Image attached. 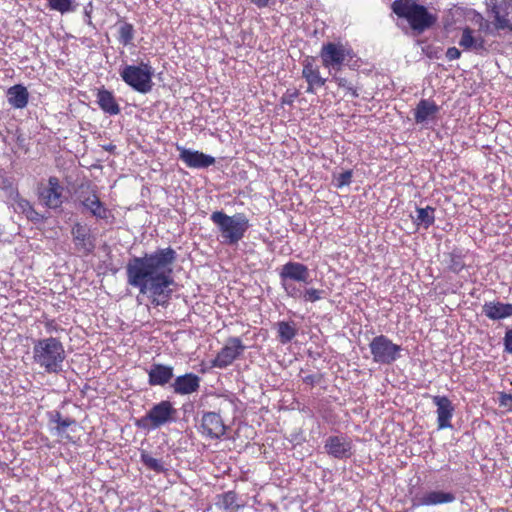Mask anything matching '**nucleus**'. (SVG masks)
Returning a JSON list of instances; mask_svg holds the SVG:
<instances>
[{
  "label": "nucleus",
  "mask_w": 512,
  "mask_h": 512,
  "mask_svg": "<svg viewBox=\"0 0 512 512\" xmlns=\"http://www.w3.org/2000/svg\"><path fill=\"white\" fill-rule=\"evenodd\" d=\"M51 421L56 424L55 430L59 436L67 440H72V438L69 435H66V430L68 427L76 424V421L74 419L62 418L61 414L59 412H56Z\"/></svg>",
  "instance_id": "30"
},
{
  "label": "nucleus",
  "mask_w": 512,
  "mask_h": 512,
  "mask_svg": "<svg viewBox=\"0 0 512 512\" xmlns=\"http://www.w3.org/2000/svg\"><path fill=\"white\" fill-rule=\"evenodd\" d=\"M144 256H149L148 254H145ZM150 256H174V251L172 249L167 250H161L159 253L151 254Z\"/></svg>",
  "instance_id": "48"
},
{
  "label": "nucleus",
  "mask_w": 512,
  "mask_h": 512,
  "mask_svg": "<svg viewBox=\"0 0 512 512\" xmlns=\"http://www.w3.org/2000/svg\"><path fill=\"white\" fill-rule=\"evenodd\" d=\"M120 76L123 79V81L128 84V78H129V75H128V65L124 64V65L121 66Z\"/></svg>",
  "instance_id": "47"
},
{
  "label": "nucleus",
  "mask_w": 512,
  "mask_h": 512,
  "mask_svg": "<svg viewBox=\"0 0 512 512\" xmlns=\"http://www.w3.org/2000/svg\"><path fill=\"white\" fill-rule=\"evenodd\" d=\"M512 401V395L501 392L499 394V404L501 406H507L508 402Z\"/></svg>",
  "instance_id": "45"
},
{
  "label": "nucleus",
  "mask_w": 512,
  "mask_h": 512,
  "mask_svg": "<svg viewBox=\"0 0 512 512\" xmlns=\"http://www.w3.org/2000/svg\"><path fill=\"white\" fill-rule=\"evenodd\" d=\"M319 380H320V377L315 374H309V375L302 377V381L305 384H308L310 386H314L315 384H317L319 382Z\"/></svg>",
  "instance_id": "42"
},
{
  "label": "nucleus",
  "mask_w": 512,
  "mask_h": 512,
  "mask_svg": "<svg viewBox=\"0 0 512 512\" xmlns=\"http://www.w3.org/2000/svg\"><path fill=\"white\" fill-rule=\"evenodd\" d=\"M200 433L209 439H220L226 433V426L220 414L204 412L199 426Z\"/></svg>",
  "instance_id": "14"
},
{
  "label": "nucleus",
  "mask_w": 512,
  "mask_h": 512,
  "mask_svg": "<svg viewBox=\"0 0 512 512\" xmlns=\"http://www.w3.org/2000/svg\"><path fill=\"white\" fill-rule=\"evenodd\" d=\"M210 219L217 226L223 243L229 245L238 243L249 228V220L243 213L228 216L223 211H215Z\"/></svg>",
  "instance_id": "5"
},
{
  "label": "nucleus",
  "mask_w": 512,
  "mask_h": 512,
  "mask_svg": "<svg viewBox=\"0 0 512 512\" xmlns=\"http://www.w3.org/2000/svg\"><path fill=\"white\" fill-rule=\"evenodd\" d=\"M85 17H86V23L91 25L92 22H91L90 10H88L87 7L85 8Z\"/></svg>",
  "instance_id": "50"
},
{
  "label": "nucleus",
  "mask_w": 512,
  "mask_h": 512,
  "mask_svg": "<svg viewBox=\"0 0 512 512\" xmlns=\"http://www.w3.org/2000/svg\"><path fill=\"white\" fill-rule=\"evenodd\" d=\"M391 9L397 17L405 19L411 29L417 33L426 31L437 21L435 15L415 0H394Z\"/></svg>",
  "instance_id": "4"
},
{
  "label": "nucleus",
  "mask_w": 512,
  "mask_h": 512,
  "mask_svg": "<svg viewBox=\"0 0 512 512\" xmlns=\"http://www.w3.org/2000/svg\"><path fill=\"white\" fill-rule=\"evenodd\" d=\"M235 500V495L232 492H228L224 495V503L225 506L228 507L230 504H232Z\"/></svg>",
  "instance_id": "49"
},
{
  "label": "nucleus",
  "mask_w": 512,
  "mask_h": 512,
  "mask_svg": "<svg viewBox=\"0 0 512 512\" xmlns=\"http://www.w3.org/2000/svg\"><path fill=\"white\" fill-rule=\"evenodd\" d=\"M45 329H46V332L47 333H53V332H57L59 330V326L58 324L56 323L55 320L53 319H50V320H47L45 323Z\"/></svg>",
  "instance_id": "41"
},
{
  "label": "nucleus",
  "mask_w": 512,
  "mask_h": 512,
  "mask_svg": "<svg viewBox=\"0 0 512 512\" xmlns=\"http://www.w3.org/2000/svg\"><path fill=\"white\" fill-rule=\"evenodd\" d=\"M64 187L55 176L49 177L47 182H41L38 185L39 201L50 209H56L61 206L64 198Z\"/></svg>",
  "instance_id": "7"
},
{
  "label": "nucleus",
  "mask_w": 512,
  "mask_h": 512,
  "mask_svg": "<svg viewBox=\"0 0 512 512\" xmlns=\"http://www.w3.org/2000/svg\"><path fill=\"white\" fill-rule=\"evenodd\" d=\"M280 277L281 280L308 283L309 271L308 268L301 263L288 262L282 267Z\"/></svg>",
  "instance_id": "20"
},
{
  "label": "nucleus",
  "mask_w": 512,
  "mask_h": 512,
  "mask_svg": "<svg viewBox=\"0 0 512 512\" xmlns=\"http://www.w3.org/2000/svg\"><path fill=\"white\" fill-rule=\"evenodd\" d=\"M417 216L414 218V224L420 228L428 229L435 222V208L426 206L424 208H417Z\"/></svg>",
  "instance_id": "27"
},
{
  "label": "nucleus",
  "mask_w": 512,
  "mask_h": 512,
  "mask_svg": "<svg viewBox=\"0 0 512 512\" xmlns=\"http://www.w3.org/2000/svg\"><path fill=\"white\" fill-rule=\"evenodd\" d=\"M504 349L507 353L512 354V328L508 329L505 333Z\"/></svg>",
  "instance_id": "39"
},
{
  "label": "nucleus",
  "mask_w": 512,
  "mask_h": 512,
  "mask_svg": "<svg viewBox=\"0 0 512 512\" xmlns=\"http://www.w3.org/2000/svg\"><path fill=\"white\" fill-rule=\"evenodd\" d=\"M130 265V284L150 297L169 296L174 284L172 263L174 258H135Z\"/></svg>",
  "instance_id": "1"
},
{
  "label": "nucleus",
  "mask_w": 512,
  "mask_h": 512,
  "mask_svg": "<svg viewBox=\"0 0 512 512\" xmlns=\"http://www.w3.org/2000/svg\"><path fill=\"white\" fill-rule=\"evenodd\" d=\"M456 500V495L451 491L428 490L423 493H416L412 499V508L431 507L451 504Z\"/></svg>",
  "instance_id": "11"
},
{
  "label": "nucleus",
  "mask_w": 512,
  "mask_h": 512,
  "mask_svg": "<svg viewBox=\"0 0 512 512\" xmlns=\"http://www.w3.org/2000/svg\"><path fill=\"white\" fill-rule=\"evenodd\" d=\"M176 409L168 400L153 405L142 421H148L153 429L164 426L175 420Z\"/></svg>",
  "instance_id": "10"
},
{
  "label": "nucleus",
  "mask_w": 512,
  "mask_h": 512,
  "mask_svg": "<svg viewBox=\"0 0 512 512\" xmlns=\"http://www.w3.org/2000/svg\"><path fill=\"white\" fill-rule=\"evenodd\" d=\"M473 30L470 27H465L462 31V35L459 41V45L464 50H471L473 46L476 44L475 36L473 35Z\"/></svg>",
  "instance_id": "32"
},
{
  "label": "nucleus",
  "mask_w": 512,
  "mask_h": 512,
  "mask_svg": "<svg viewBox=\"0 0 512 512\" xmlns=\"http://www.w3.org/2000/svg\"><path fill=\"white\" fill-rule=\"evenodd\" d=\"M141 460L147 468L155 472L164 471V467L161 460L156 459L145 452L141 453Z\"/></svg>",
  "instance_id": "33"
},
{
  "label": "nucleus",
  "mask_w": 512,
  "mask_h": 512,
  "mask_svg": "<svg viewBox=\"0 0 512 512\" xmlns=\"http://www.w3.org/2000/svg\"><path fill=\"white\" fill-rule=\"evenodd\" d=\"M48 4L51 10L65 14L75 10L72 4V0H48Z\"/></svg>",
  "instance_id": "31"
},
{
  "label": "nucleus",
  "mask_w": 512,
  "mask_h": 512,
  "mask_svg": "<svg viewBox=\"0 0 512 512\" xmlns=\"http://www.w3.org/2000/svg\"><path fill=\"white\" fill-rule=\"evenodd\" d=\"M277 333L280 343L287 344L297 335L298 328L294 321H279L277 323Z\"/></svg>",
  "instance_id": "26"
},
{
  "label": "nucleus",
  "mask_w": 512,
  "mask_h": 512,
  "mask_svg": "<svg viewBox=\"0 0 512 512\" xmlns=\"http://www.w3.org/2000/svg\"><path fill=\"white\" fill-rule=\"evenodd\" d=\"M246 350V346L239 337H230L211 361V366L225 369L230 366Z\"/></svg>",
  "instance_id": "8"
},
{
  "label": "nucleus",
  "mask_w": 512,
  "mask_h": 512,
  "mask_svg": "<svg viewBox=\"0 0 512 512\" xmlns=\"http://www.w3.org/2000/svg\"><path fill=\"white\" fill-rule=\"evenodd\" d=\"M201 378L192 372L173 377V381L170 384L171 391L176 395H191L198 392L200 388Z\"/></svg>",
  "instance_id": "15"
},
{
  "label": "nucleus",
  "mask_w": 512,
  "mask_h": 512,
  "mask_svg": "<svg viewBox=\"0 0 512 512\" xmlns=\"http://www.w3.org/2000/svg\"><path fill=\"white\" fill-rule=\"evenodd\" d=\"M372 359L377 364L390 365L400 358L402 347L387 336L379 335L369 343Z\"/></svg>",
  "instance_id": "6"
},
{
  "label": "nucleus",
  "mask_w": 512,
  "mask_h": 512,
  "mask_svg": "<svg viewBox=\"0 0 512 512\" xmlns=\"http://www.w3.org/2000/svg\"><path fill=\"white\" fill-rule=\"evenodd\" d=\"M352 179V171L347 170L342 173H340L336 178V186L338 188H341L343 186L349 185L351 183Z\"/></svg>",
  "instance_id": "36"
},
{
  "label": "nucleus",
  "mask_w": 512,
  "mask_h": 512,
  "mask_svg": "<svg viewBox=\"0 0 512 512\" xmlns=\"http://www.w3.org/2000/svg\"><path fill=\"white\" fill-rule=\"evenodd\" d=\"M7 100L10 106L15 109H23L29 101V92L22 84H16L8 88Z\"/></svg>",
  "instance_id": "22"
},
{
  "label": "nucleus",
  "mask_w": 512,
  "mask_h": 512,
  "mask_svg": "<svg viewBox=\"0 0 512 512\" xmlns=\"http://www.w3.org/2000/svg\"><path fill=\"white\" fill-rule=\"evenodd\" d=\"M258 8H264L271 4H275L276 0H250Z\"/></svg>",
  "instance_id": "44"
},
{
  "label": "nucleus",
  "mask_w": 512,
  "mask_h": 512,
  "mask_svg": "<svg viewBox=\"0 0 512 512\" xmlns=\"http://www.w3.org/2000/svg\"><path fill=\"white\" fill-rule=\"evenodd\" d=\"M179 159L185 163L188 168H208L215 164V158L197 150L187 149L177 146Z\"/></svg>",
  "instance_id": "16"
},
{
  "label": "nucleus",
  "mask_w": 512,
  "mask_h": 512,
  "mask_svg": "<svg viewBox=\"0 0 512 512\" xmlns=\"http://www.w3.org/2000/svg\"><path fill=\"white\" fill-rule=\"evenodd\" d=\"M298 90L294 89L293 91L287 90V92L282 96L281 103L284 105H292L295 99L298 97Z\"/></svg>",
  "instance_id": "38"
},
{
  "label": "nucleus",
  "mask_w": 512,
  "mask_h": 512,
  "mask_svg": "<svg viewBox=\"0 0 512 512\" xmlns=\"http://www.w3.org/2000/svg\"><path fill=\"white\" fill-rule=\"evenodd\" d=\"M439 112V106L433 100L421 99L414 111L416 123H424L433 119Z\"/></svg>",
  "instance_id": "23"
},
{
  "label": "nucleus",
  "mask_w": 512,
  "mask_h": 512,
  "mask_svg": "<svg viewBox=\"0 0 512 512\" xmlns=\"http://www.w3.org/2000/svg\"><path fill=\"white\" fill-rule=\"evenodd\" d=\"M174 377V368L170 365L154 363L148 370V382L151 386H165L171 384Z\"/></svg>",
  "instance_id": "18"
},
{
  "label": "nucleus",
  "mask_w": 512,
  "mask_h": 512,
  "mask_svg": "<svg viewBox=\"0 0 512 512\" xmlns=\"http://www.w3.org/2000/svg\"><path fill=\"white\" fill-rule=\"evenodd\" d=\"M432 402L437 407V426L439 430L451 428V419L454 415L455 408L451 400L447 396H432Z\"/></svg>",
  "instance_id": "17"
},
{
  "label": "nucleus",
  "mask_w": 512,
  "mask_h": 512,
  "mask_svg": "<svg viewBox=\"0 0 512 512\" xmlns=\"http://www.w3.org/2000/svg\"><path fill=\"white\" fill-rule=\"evenodd\" d=\"M83 206L89 210L93 216L105 219L108 216V210L100 202L99 198L92 194L82 201Z\"/></svg>",
  "instance_id": "28"
},
{
  "label": "nucleus",
  "mask_w": 512,
  "mask_h": 512,
  "mask_svg": "<svg viewBox=\"0 0 512 512\" xmlns=\"http://www.w3.org/2000/svg\"><path fill=\"white\" fill-rule=\"evenodd\" d=\"M483 313L491 320H503L512 316V304L502 302H485Z\"/></svg>",
  "instance_id": "21"
},
{
  "label": "nucleus",
  "mask_w": 512,
  "mask_h": 512,
  "mask_svg": "<svg viewBox=\"0 0 512 512\" xmlns=\"http://www.w3.org/2000/svg\"><path fill=\"white\" fill-rule=\"evenodd\" d=\"M302 77L307 83L306 92L315 94L316 89L323 87L327 79L321 76L320 67L313 56H307L302 61Z\"/></svg>",
  "instance_id": "13"
},
{
  "label": "nucleus",
  "mask_w": 512,
  "mask_h": 512,
  "mask_svg": "<svg viewBox=\"0 0 512 512\" xmlns=\"http://www.w3.org/2000/svg\"><path fill=\"white\" fill-rule=\"evenodd\" d=\"M8 204L15 213L24 214L31 221L38 222L42 219V216L35 211L30 202L22 198L17 191L11 190Z\"/></svg>",
  "instance_id": "19"
},
{
  "label": "nucleus",
  "mask_w": 512,
  "mask_h": 512,
  "mask_svg": "<svg viewBox=\"0 0 512 512\" xmlns=\"http://www.w3.org/2000/svg\"><path fill=\"white\" fill-rule=\"evenodd\" d=\"M476 44L473 46V50H483L485 47V39L482 36L475 37Z\"/></svg>",
  "instance_id": "46"
},
{
  "label": "nucleus",
  "mask_w": 512,
  "mask_h": 512,
  "mask_svg": "<svg viewBox=\"0 0 512 512\" xmlns=\"http://www.w3.org/2000/svg\"><path fill=\"white\" fill-rule=\"evenodd\" d=\"M129 29H130V33L132 32V25L130 24L129 26ZM132 37V35L130 34V38Z\"/></svg>",
  "instance_id": "51"
},
{
  "label": "nucleus",
  "mask_w": 512,
  "mask_h": 512,
  "mask_svg": "<svg viewBox=\"0 0 512 512\" xmlns=\"http://www.w3.org/2000/svg\"><path fill=\"white\" fill-rule=\"evenodd\" d=\"M446 57L449 61L459 59L461 57V51L456 47H449L446 51Z\"/></svg>",
  "instance_id": "40"
},
{
  "label": "nucleus",
  "mask_w": 512,
  "mask_h": 512,
  "mask_svg": "<svg viewBox=\"0 0 512 512\" xmlns=\"http://www.w3.org/2000/svg\"><path fill=\"white\" fill-rule=\"evenodd\" d=\"M324 291L315 289V288H308L302 293V297L307 302H316L323 298Z\"/></svg>",
  "instance_id": "34"
},
{
  "label": "nucleus",
  "mask_w": 512,
  "mask_h": 512,
  "mask_svg": "<svg viewBox=\"0 0 512 512\" xmlns=\"http://www.w3.org/2000/svg\"><path fill=\"white\" fill-rule=\"evenodd\" d=\"M65 358L64 345L58 338L47 337L33 342V362L46 373H60Z\"/></svg>",
  "instance_id": "2"
},
{
  "label": "nucleus",
  "mask_w": 512,
  "mask_h": 512,
  "mask_svg": "<svg viewBox=\"0 0 512 512\" xmlns=\"http://www.w3.org/2000/svg\"><path fill=\"white\" fill-rule=\"evenodd\" d=\"M120 41L124 46L128 45V25L127 24L122 25L120 28Z\"/></svg>",
  "instance_id": "43"
},
{
  "label": "nucleus",
  "mask_w": 512,
  "mask_h": 512,
  "mask_svg": "<svg viewBox=\"0 0 512 512\" xmlns=\"http://www.w3.org/2000/svg\"><path fill=\"white\" fill-rule=\"evenodd\" d=\"M325 452L339 460L348 459L353 455L352 439L344 433L330 435L324 441Z\"/></svg>",
  "instance_id": "9"
},
{
  "label": "nucleus",
  "mask_w": 512,
  "mask_h": 512,
  "mask_svg": "<svg viewBox=\"0 0 512 512\" xmlns=\"http://www.w3.org/2000/svg\"><path fill=\"white\" fill-rule=\"evenodd\" d=\"M153 74L154 70L148 63L130 65V87L142 94L149 93L153 87Z\"/></svg>",
  "instance_id": "12"
},
{
  "label": "nucleus",
  "mask_w": 512,
  "mask_h": 512,
  "mask_svg": "<svg viewBox=\"0 0 512 512\" xmlns=\"http://www.w3.org/2000/svg\"><path fill=\"white\" fill-rule=\"evenodd\" d=\"M465 266L466 265L463 263L462 258H450L449 269L452 272L459 274L465 269Z\"/></svg>",
  "instance_id": "37"
},
{
  "label": "nucleus",
  "mask_w": 512,
  "mask_h": 512,
  "mask_svg": "<svg viewBox=\"0 0 512 512\" xmlns=\"http://www.w3.org/2000/svg\"><path fill=\"white\" fill-rule=\"evenodd\" d=\"M72 234L77 246H80L86 252L91 250L93 244L90 229L86 225L76 224L72 229Z\"/></svg>",
  "instance_id": "24"
},
{
  "label": "nucleus",
  "mask_w": 512,
  "mask_h": 512,
  "mask_svg": "<svg viewBox=\"0 0 512 512\" xmlns=\"http://www.w3.org/2000/svg\"><path fill=\"white\" fill-rule=\"evenodd\" d=\"M282 286L287 293L288 296L293 298H301L303 291L298 288L295 284H293L291 281L281 280Z\"/></svg>",
  "instance_id": "35"
},
{
  "label": "nucleus",
  "mask_w": 512,
  "mask_h": 512,
  "mask_svg": "<svg viewBox=\"0 0 512 512\" xmlns=\"http://www.w3.org/2000/svg\"><path fill=\"white\" fill-rule=\"evenodd\" d=\"M97 103L104 112L110 115H116L119 113V106L112 93L108 90L101 89L98 91Z\"/></svg>",
  "instance_id": "25"
},
{
  "label": "nucleus",
  "mask_w": 512,
  "mask_h": 512,
  "mask_svg": "<svg viewBox=\"0 0 512 512\" xmlns=\"http://www.w3.org/2000/svg\"><path fill=\"white\" fill-rule=\"evenodd\" d=\"M340 71L341 70H336L329 73L331 75L332 81L336 83L338 88L343 89L346 94L353 98H357L359 96L357 87L353 84L352 81L342 76Z\"/></svg>",
  "instance_id": "29"
},
{
  "label": "nucleus",
  "mask_w": 512,
  "mask_h": 512,
  "mask_svg": "<svg viewBox=\"0 0 512 512\" xmlns=\"http://www.w3.org/2000/svg\"><path fill=\"white\" fill-rule=\"evenodd\" d=\"M319 56L324 68L329 73L341 70L343 66L357 70L360 67V59L348 43L326 42L322 45Z\"/></svg>",
  "instance_id": "3"
}]
</instances>
